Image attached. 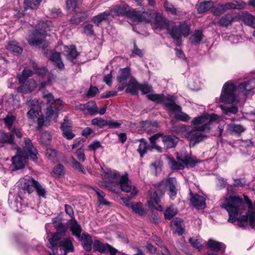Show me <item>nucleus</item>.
<instances>
[{"label":"nucleus","mask_w":255,"mask_h":255,"mask_svg":"<svg viewBox=\"0 0 255 255\" xmlns=\"http://www.w3.org/2000/svg\"><path fill=\"white\" fill-rule=\"evenodd\" d=\"M244 206L242 199L238 196H230L225 198L221 205V207L225 209L228 213L229 222L234 223L237 220L239 227L245 228L249 221L251 226L255 227V213L253 211H249L247 215L238 218L239 216L244 210Z\"/></svg>","instance_id":"nucleus-1"},{"label":"nucleus","mask_w":255,"mask_h":255,"mask_svg":"<svg viewBox=\"0 0 255 255\" xmlns=\"http://www.w3.org/2000/svg\"><path fill=\"white\" fill-rule=\"evenodd\" d=\"M102 175L106 180L100 183L101 187H105L114 192H117L120 189L123 192L130 193V199L137 195L138 190L134 185L131 184L127 174L121 176L111 170H107Z\"/></svg>","instance_id":"nucleus-2"},{"label":"nucleus","mask_w":255,"mask_h":255,"mask_svg":"<svg viewBox=\"0 0 255 255\" xmlns=\"http://www.w3.org/2000/svg\"><path fill=\"white\" fill-rule=\"evenodd\" d=\"M42 97L49 105L45 111V116H40L37 120L38 126L49 125L52 118L56 119L58 112L63 108V102L60 99H55L53 95L46 91H42Z\"/></svg>","instance_id":"nucleus-3"},{"label":"nucleus","mask_w":255,"mask_h":255,"mask_svg":"<svg viewBox=\"0 0 255 255\" xmlns=\"http://www.w3.org/2000/svg\"><path fill=\"white\" fill-rule=\"evenodd\" d=\"M254 80H251L248 82H245L240 84L238 88L233 83L228 82L226 83L223 87L220 96V100L225 104H232L236 101V91L237 90L243 93L244 95H247L251 93L252 88L255 85L250 86L249 85L254 82Z\"/></svg>","instance_id":"nucleus-4"},{"label":"nucleus","mask_w":255,"mask_h":255,"mask_svg":"<svg viewBox=\"0 0 255 255\" xmlns=\"http://www.w3.org/2000/svg\"><path fill=\"white\" fill-rule=\"evenodd\" d=\"M21 146L22 149L12 159V164L16 169L24 167L26 159H31L33 161H36L37 159V150L29 138H25Z\"/></svg>","instance_id":"nucleus-5"},{"label":"nucleus","mask_w":255,"mask_h":255,"mask_svg":"<svg viewBox=\"0 0 255 255\" xmlns=\"http://www.w3.org/2000/svg\"><path fill=\"white\" fill-rule=\"evenodd\" d=\"M147 97L149 100L156 103L162 102L171 111L179 112L177 115L178 119L183 122H187L190 119L188 115L181 112V107L175 104V98L174 96L168 95L165 97L163 94H151L148 95Z\"/></svg>","instance_id":"nucleus-6"},{"label":"nucleus","mask_w":255,"mask_h":255,"mask_svg":"<svg viewBox=\"0 0 255 255\" xmlns=\"http://www.w3.org/2000/svg\"><path fill=\"white\" fill-rule=\"evenodd\" d=\"M128 15L130 19L135 22H149L154 19L160 28L164 27L165 19L160 13H158L154 10L150 9L141 12L132 9L128 13Z\"/></svg>","instance_id":"nucleus-7"},{"label":"nucleus","mask_w":255,"mask_h":255,"mask_svg":"<svg viewBox=\"0 0 255 255\" xmlns=\"http://www.w3.org/2000/svg\"><path fill=\"white\" fill-rule=\"evenodd\" d=\"M52 23L50 20L40 21L36 25L35 30L27 37L28 43L33 46H40L43 43L48 31L51 30Z\"/></svg>","instance_id":"nucleus-8"},{"label":"nucleus","mask_w":255,"mask_h":255,"mask_svg":"<svg viewBox=\"0 0 255 255\" xmlns=\"http://www.w3.org/2000/svg\"><path fill=\"white\" fill-rule=\"evenodd\" d=\"M19 192L18 197L21 199L23 194L27 193L30 194L35 189L37 194L39 196L45 197L46 191L45 189L33 178H21L18 181Z\"/></svg>","instance_id":"nucleus-9"},{"label":"nucleus","mask_w":255,"mask_h":255,"mask_svg":"<svg viewBox=\"0 0 255 255\" xmlns=\"http://www.w3.org/2000/svg\"><path fill=\"white\" fill-rule=\"evenodd\" d=\"M165 26H166L167 31L176 41L177 46L181 44V36L187 37L190 33V25L185 21L180 22L178 24H175L173 22L167 25L165 23Z\"/></svg>","instance_id":"nucleus-10"},{"label":"nucleus","mask_w":255,"mask_h":255,"mask_svg":"<svg viewBox=\"0 0 255 255\" xmlns=\"http://www.w3.org/2000/svg\"><path fill=\"white\" fill-rule=\"evenodd\" d=\"M68 226L73 235L81 241L84 250L87 252L90 251L92 248V237L85 233H83L81 236L82 228L74 219H72L68 222Z\"/></svg>","instance_id":"nucleus-11"},{"label":"nucleus","mask_w":255,"mask_h":255,"mask_svg":"<svg viewBox=\"0 0 255 255\" xmlns=\"http://www.w3.org/2000/svg\"><path fill=\"white\" fill-rule=\"evenodd\" d=\"M219 118L216 114H205L195 118L192 121L191 124L198 131H209L211 129L213 123L218 121Z\"/></svg>","instance_id":"nucleus-12"},{"label":"nucleus","mask_w":255,"mask_h":255,"mask_svg":"<svg viewBox=\"0 0 255 255\" xmlns=\"http://www.w3.org/2000/svg\"><path fill=\"white\" fill-rule=\"evenodd\" d=\"M161 184L165 186L168 191V195L170 198L174 199L177 194L178 190L177 181L175 177H170L163 179Z\"/></svg>","instance_id":"nucleus-13"},{"label":"nucleus","mask_w":255,"mask_h":255,"mask_svg":"<svg viewBox=\"0 0 255 255\" xmlns=\"http://www.w3.org/2000/svg\"><path fill=\"white\" fill-rule=\"evenodd\" d=\"M161 194L154 189H150L148 191L147 197V203L151 208H154L157 210L162 211V207L159 204L160 202V197Z\"/></svg>","instance_id":"nucleus-14"},{"label":"nucleus","mask_w":255,"mask_h":255,"mask_svg":"<svg viewBox=\"0 0 255 255\" xmlns=\"http://www.w3.org/2000/svg\"><path fill=\"white\" fill-rule=\"evenodd\" d=\"M130 78L132 77L130 76L129 68H125L120 70L117 77V80L119 83L118 90L119 91H123L127 87L128 80H129Z\"/></svg>","instance_id":"nucleus-15"},{"label":"nucleus","mask_w":255,"mask_h":255,"mask_svg":"<svg viewBox=\"0 0 255 255\" xmlns=\"http://www.w3.org/2000/svg\"><path fill=\"white\" fill-rule=\"evenodd\" d=\"M93 249L95 251L101 253L109 252L111 255H116L117 250L107 244H103L99 240H95L93 243Z\"/></svg>","instance_id":"nucleus-16"},{"label":"nucleus","mask_w":255,"mask_h":255,"mask_svg":"<svg viewBox=\"0 0 255 255\" xmlns=\"http://www.w3.org/2000/svg\"><path fill=\"white\" fill-rule=\"evenodd\" d=\"M20 83L21 85L18 87V91L23 93L31 92L37 87V83L33 79L26 80Z\"/></svg>","instance_id":"nucleus-17"},{"label":"nucleus","mask_w":255,"mask_h":255,"mask_svg":"<svg viewBox=\"0 0 255 255\" xmlns=\"http://www.w3.org/2000/svg\"><path fill=\"white\" fill-rule=\"evenodd\" d=\"M130 11H131V9H129L128 6L124 3L116 5L113 7V8L109 10L110 15L112 17L115 15H123L126 14L128 18H129V16L128 15V13Z\"/></svg>","instance_id":"nucleus-18"},{"label":"nucleus","mask_w":255,"mask_h":255,"mask_svg":"<svg viewBox=\"0 0 255 255\" xmlns=\"http://www.w3.org/2000/svg\"><path fill=\"white\" fill-rule=\"evenodd\" d=\"M201 131H198L194 127L193 129L186 134V138L188 140L193 142L194 143L199 142L206 137L200 133Z\"/></svg>","instance_id":"nucleus-19"},{"label":"nucleus","mask_w":255,"mask_h":255,"mask_svg":"<svg viewBox=\"0 0 255 255\" xmlns=\"http://www.w3.org/2000/svg\"><path fill=\"white\" fill-rule=\"evenodd\" d=\"M214 3L211 0H204L198 1L196 5V8L199 13H204L212 9Z\"/></svg>","instance_id":"nucleus-20"},{"label":"nucleus","mask_w":255,"mask_h":255,"mask_svg":"<svg viewBox=\"0 0 255 255\" xmlns=\"http://www.w3.org/2000/svg\"><path fill=\"white\" fill-rule=\"evenodd\" d=\"M163 6L166 11L173 15L180 17L185 14V12H183L180 8L175 7L172 3L167 0L165 1Z\"/></svg>","instance_id":"nucleus-21"},{"label":"nucleus","mask_w":255,"mask_h":255,"mask_svg":"<svg viewBox=\"0 0 255 255\" xmlns=\"http://www.w3.org/2000/svg\"><path fill=\"white\" fill-rule=\"evenodd\" d=\"M162 141L166 149L174 147L178 141V138L174 135H167L162 136Z\"/></svg>","instance_id":"nucleus-22"},{"label":"nucleus","mask_w":255,"mask_h":255,"mask_svg":"<svg viewBox=\"0 0 255 255\" xmlns=\"http://www.w3.org/2000/svg\"><path fill=\"white\" fill-rule=\"evenodd\" d=\"M127 87V93L135 95L137 94L139 88H140V84L137 83L134 78H130Z\"/></svg>","instance_id":"nucleus-23"},{"label":"nucleus","mask_w":255,"mask_h":255,"mask_svg":"<svg viewBox=\"0 0 255 255\" xmlns=\"http://www.w3.org/2000/svg\"><path fill=\"white\" fill-rule=\"evenodd\" d=\"M191 202L193 206L198 209H203L206 206L204 197L198 194H195L192 197Z\"/></svg>","instance_id":"nucleus-24"},{"label":"nucleus","mask_w":255,"mask_h":255,"mask_svg":"<svg viewBox=\"0 0 255 255\" xmlns=\"http://www.w3.org/2000/svg\"><path fill=\"white\" fill-rule=\"evenodd\" d=\"M206 245L208 248L212 249L215 251H219L225 248L224 244L213 239L209 240Z\"/></svg>","instance_id":"nucleus-25"},{"label":"nucleus","mask_w":255,"mask_h":255,"mask_svg":"<svg viewBox=\"0 0 255 255\" xmlns=\"http://www.w3.org/2000/svg\"><path fill=\"white\" fill-rule=\"evenodd\" d=\"M6 48L15 55L21 54L23 51L22 48L15 41H9L7 44Z\"/></svg>","instance_id":"nucleus-26"},{"label":"nucleus","mask_w":255,"mask_h":255,"mask_svg":"<svg viewBox=\"0 0 255 255\" xmlns=\"http://www.w3.org/2000/svg\"><path fill=\"white\" fill-rule=\"evenodd\" d=\"M110 16V13L109 10H108L100 13L97 15L94 16L92 18V20L94 23L97 25H99L102 21L108 19Z\"/></svg>","instance_id":"nucleus-27"},{"label":"nucleus","mask_w":255,"mask_h":255,"mask_svg":"<svg viewBox=\"0 0 255 255\" xmlns=\"http://www.w3.org/2000/svg\"><path fill=\"white\" fill-rule=\"evenodd\" d=\"M132 212L140 216H144L146 212L143 208V204L141 202L131 203V207Z\"/></svg>","instance_id":"nucleus-28"},{"label":"nucleus","mask_w":255,"mask_h":255,"mask_svg":"<svg viewBox=\"0 0 255 255\" xmlns=\"http://www.w3.org/2000/svg\"><path fill=\"white\" fill-rule=\"evenodd\" d=\"M171 226L174 230V232L181 235L184 230L182 227L183 221L179 218H175L171 222Z\"/></svg>","instance_id":"nucleus-29"},{"label":"nucleus","mask_w":255,"mask_h":255,"mask_svg":"<svg viewBox=\"0 0 255 255\" xmlns=\"http://www.w3.org/2000/svg\"><path fill=\"white\" fill-rule=\"evenodd\" d=\"M50 60L59 69L62 70L64 68V65L61 61L59 53H53L50 57Z\"/></svg>","instance_id":"nucleus-30"},{"label":"nucleus","mask_w":255,"mask_h":255,"mask_svg":"<svg viewBox=\"0 0 255 255\" xmlns=\"http://www.w3.org/2000/svg\"><path fill=\"white\" fill-rule=\"evenodd\" d=\"M182 163H184L187 167H193L199 162V161L189 156H185L183 159L178 158Z\"/></svg>","instance_id":"nucleus-31"},{"label":"nucleus","mask_w":255,"mask_h":255,"mask_svg":"<svg viewBox=\"0 0 255 255\" xmlns=\"http://www.w3.org/2000/svg\"><path fill=\"white\" fill-rule=\"evenodd\" d=\"M228 129L232 133L240 134L246 130V128L241 125L231 124L228 126Z\"/></svg>","instance_id":"nucleus-32"},{"label":"nucleus","mask_w":255,"mask_h":255,"mask_svg":"<svg viewBox=\"0 0 255 255\" xmlns=\"http://www.w3.org/2000/svg\"><path fill=\"white\" fill-rule=\"evenodd\" d=\"M64 50L66 52L67 58L72 61L78 55V53L74 46H71L69 47L65 46L64 47Z\"/></svg>","instance_id":"nucleus-33"},{"label":"nucleus","mask_w":255,"mask_h":255,"mask_svg":"<svg viewBox=\"0 0 255 255\" xmlns=\"http://www.w3.org/2000/svg\"><path fill=\"white\" fill-rule=\"evenodd\" d=\"M58 219V218H55L52 220L53 223L54 225L55 228L56 229L58 235L61 236L67 231V228L65 226V225L62 224L61 222H57L56 220Z\"/></svg>","instance_id":"nucleus-34"},{"label":"nucleus","mask_w":255,"mask_h":255,"mask_svg":"<svg viewBox=\"0 0 255 255\" xmlns=\"http://www.w3.org/2000/svg\"><path fill=\"white\" fill-rule=\"evenodd\" d=\"M202 38V31L200 30H196L190 37L189 40L192 44H197L201 42Z\"/></svg>","instance_id":"nucleus-35"},{"label":"nucleus","mask_w":255,"mask_h":255,"mask_svg":"<svg viewBox=\"0 0 255 255\" xmlns=\"http://www.w3.org/2000/svg\"><path fill=\"white\" fill-rule=\"evenodd\" d=\"M85 113L94 115L98 113V108L93 101H90L86 104Z\"/></svg>","instance_id":"nucleus-36"},{"label":"nucleus","mask_w":255,"mask_h":255,"mask_svg":"<svg viewBox=\"0 0 255 255\" xmlns=\"http://www.w3.org/2000/svg\"><path fill=\"white\" fill-rule=\"evenodd\" d=\"M41 0H24V3L26 8H30L32 9H37Z\"/></svg>","instance_id":"nucleus-37"},{"label":"nucleus","mask_w":255,"mask_h":255,"mask_svg":"<svg viewBox=\"0 0 255 255\" xmlns=\"http://www.w3.org/2000/svg\"><path fill=\"white\" fill-rule=\"evenodd\" d=\"M242 19L244 22L247 25L253 26L255 22V17L249 14L245 13L242 15Z\"/></svg>","instance_id":"nucleus-38"},{"label":"nucleus","mask_w":255,"mask_h":255,"mask_svg":"<svg viewBox=\"0 0 255 255\" xmlns=\"http://www.w3.org/2000/svg\"><path fill=\"white\" fill-rule=\"evenodd\" d=\"M220 107L222 109L224 114L227 115L231 114H236L238 112V108L237 106H233L230 107H227L223 105H221Z\"/></svg>","instance_id":"nucleus-39"},{"label":"nucleus","mask_w":255,"mask_h":255,"mask_svg":"<svg viewBox=\"0 0 255 255\" xmlns=\"http://www.w3.org/2000/svg\"><path fill=\"white\" fill-rule=\"evenodd\" d=\"M13 140V136L10 133H1L0 142L2 143H12Z\"/></svg>","instance_id":"nucleus-40"},{"label":"nucleus","mask_w":255,"mask_h":255,"mask_svg":"<svg viewBox=\"0 0 255 255\" xmlns=\"http://www.w3.org/2000/svg\"><path fill=\"white\" fill-rule=\"evenodd\" d=\"M87 16V14L85 12H79L71 19V22L73 24L78 23L85 19Z\"/></svg>","instance_id":"nucleus-41"},{"label":"nucleus","mask_w":255,"mask_h":255,"mask_svg":"<svg viewBox=\"0 0 255 255\" xmlns=\"http://www.w3.org/2000/svg\"><path fill=\"white\" fill-rule=\"evenodd\" d=\"M71 163L72 167L82 174H85V170L82 165L78 162L74 158L72 157L71 160Z\"/></svg>","instance_id":"nucleus-42"},{"label":"nucleus","mask_w":255,"mask_h":255,"mask_svg":"<svg viewBox=\"0 0 255 255\" xmlns=\"http://www.w3.org/2000/svg\"><path fill=\"white\" fill-rule=\"evenodd\" d=\"M230 13H228L218 21V24L222 26H228L232 23Z\"/></svg>","instance_id":"nucleus-43"},{"label":"nucleus","mask_w":255,"mask_h":255,"mask_svg":"<svg viewBox=\"0 0 255 255\" xmlns=\"http://www.w3.org/2000/svg\"><path fill=\"white\" fill-rule=\"evenodd\" d=\"M32 72L29 69H25L21 74L18 76L19 83H21L32 75Z\"/></svg>","instance_id":"nucleus-44"},{"label":"nucleus","mask_w":255,"mask_h":255,"mask_svg":"<svg viewBox=\"0 0 255 255\" xmlns=\"http://www.w3.org/2000/svg\"><path fill=\"white\" fill-rule=\"evenodd\" d=\"M177 212V209L173 207L172 206L169 207L164 212V216L166 219L170 220L174 216H175Z\"/></svg>","instance_id":"nucleus-45"},{"label":"nucleus","mask_w":255,"mask_h":255,"mask_svg":"<svg viewBox=\"0 0 255 255\" xmlns=\"http://www.w3.org/2000/svg\"><path fill=\"white\" fill-rule=\"evenodd\" d=\"M140 143L139 145L137 151L139 153L141 157H142L145 154L147 150V142L144 139H141Z\"/></svg>","instance_id":"nucleus-46"},{"label":"nucleus","mask_w":255,"mask_h":255,"mask_svg":"<svg viewBox=\"0 0 255 255\" xmlns=\"http://www.w3.org/2000/svg\"><path fill=\"white\" fill-rule=\"evenodd\" d=\"M60 238L61 236L58 235V234H52L50 237L48 236V240L52 248H57L58 241Z\"/></svg>","instance_id":"nucleus-47"},{"label":"nucleus","mask_w":255,"mask_h":255,"mask_svg":"<svg viewBox=\"0 0 255 255\" xmlns=\"http://www.w3.org/2000/svg\"><path fill=\"white\" fill-rule=\"evenodd\" d=\"M169 163L172 169L182 170L184 168V163L178 162L171 158L169 159Z\"/></svg>","instance_id":"nucleus-48"},{"label":"nucleus","mask_w":255,"mask_h":255,"mask_svg":"<svg viewBox=\"0 0 255 255\" xmlns=\"http://www.w3.org/2000/svg\"><path fill=\"white\" fill-rule=\"evenodd\" d=\"M162 162L160 160L155 161L150 165L151 170L155 173V174L160 172L161 170Z\"/></svg>","instance_id":"nucleus-49"},{"label":"nucleus","mask_w":255,"mask_h":255,"mask_svg":"<svg viewBox=\"0 0 255 255\" xmlns=\"http://www.w3.org/2000/svg\"><path fill=\"white\" fill-rule=\"evenodd\" d=\"M226 11L224 4H218L212 9V13L216 15H220Z\"/></svg>","instance_id":"nucleus-50"},{"label":"nucleus","mask_w":255,"mask_h":255,"mask_svg":"<svg viewBox=\"0 0 255 255\" xmlns=\"http://www.w3.org/2000/svg\"><path fill=\"white\" fill-rule=\"evenodd\" d=\"M65 123L61 124V128L63 130V134L64 136L66 137L68 139H71L74 137V134L71 132V129H68L67 128L65 127Z\"/></svg>","instance_id":"nucleus-51"},{"label":"nucleus","mask_w":255,"mask_h":255,"mask_svg":"<svg viewBox=\"0 0 255 255\" xmlns=\"http://www.w3.org/2000/svg\"><path fill=\"white\" fill-rule=\"evenodd\" d=\"M46 155L49 160L52 161L56 160L57 152L55 149L52 148L47 149Z\"/></svg>","instance_id":"nucleus-52"},{"label":"nucleus","mask_w":255,"mask_h":255,"mask_svg":"<svg viewBox=\"0 0 255 255\" xmlns=\"http://www.w3.org/2000/svg\"><path fill=\"white\" fill-rule=\"evenodd\" d=\"M53 172L57 177L63 176L65 173L63 166L60 164H58L54 168Z\"/></svg>","instance_id":"nucleus-53"},{"label":"nucleus","mask_w":255,"mask_h":255,"mask_svg":"<svg viewBox=\"0 0 255 255\" xmlns=\"http://www.w3.org/2000/svg\"><path fill=\"white\" fill-rule=\"evenodd\" d=\"M51 137L50 134L47 131H44L41 135V141L45 144H48L50 142Z\"/></svg>","instance_id":"nucleus-54"},{"label":"nucleus","mask_w":255,"mask_h":255,"mask_svg":"<svg viewBox=\"0 0 255 255\" xmlns=\"http://www.w3.org/2000/svg\"><path fill=\"white\" fill-rule=\"evenodd\" d=\"M92 124L97 126L100 128L104 127L107 125V121L101 118H95L92 120Z\"/></svg>","instance_id":"nucleus-55"},{"label":"nucleus","mask_w":255,"mask_h":255,"mask_svg":"<svg viewBox=\"0 0 255 255\" xmlns=\"http://www.w3.org/2000/svg\"><path fill=\"white\" fill-rule=\"evenodd\" d=\"M189 243L194 248H196L198 250L202 249V245L201 244V241L199 239H196L194 237L191 238L189 239Z\"/></svg>","instance_id":"nucleus-56"},{"label":"nucleus","mask_w":255,"mask_h":255,"mask_svg":"<svg viewBox=\"0 0 255 255\" xmlns=\"http://www.w3.org/2000/svg\"><path fill=\"white\" fill-rule=\"evenodd\" d=\"M83 33L87 35H94L93 25L89 23L86 24L83 27Z\"/></svg>","instance_id":"nucleus-57"},{"label":"nucleus","mask_w":255,"mask_h":255,"mask_svg":"<svg viewBox=\"0 0 255 255\" xmlns=\"http://www.w3.org/2000/svg\"><path fill=\"white\" fill-rule=\"evenodd\" d=\"M76 155L79 160L84 162L86 160V157L84 154V149L83 147H81L76 151Z\"/></svg>","instance_id":"nucleus-58"},{"label":"nucleus","mask_w":255,"mask_h":255,"mask_svg":"<svg viewBox=\"0 0 255 255\" xmlns=\"http://www.w3.org/2000/svg\"><path fill=\"white\" fill-rule=\"evenodd\" d=\"M77 6V2L76 0H67L66 8L68 11H72Z\"/></svg>","instance_id":"nucleus-59"},{"label":"nucleus","mask_w":255,"mask_h":255,"mask_svg":"<svg viewBox=\"0 0 255 255\" xmlns=\"http://www.w3.org/2000/svg\"><path fill=\"white\" fill-rule=\"evenodd\" d=\"M15 120V117L13 116H7L4 119V123L8 128H10L14 121Z\"/></svg>","instance_id":"nucleus-60"},{"label":"nucleus","mask_w":255,"mask_h":255,"mask_svg":"<svg viewBox=\"0 0 255 255\" xmlns=\"http://www.w3.org/2000/svg\"><path fill=\"white\" fill-rule=\"evenodd\" d=\"M33 68L34 69L35 73L38 75L41 76L45 75L47 72V70L45 68H37V66L36 65H35V64H33Z\"/></svg>","instance_id":"nucleus-61"},{"label":"nucleus","mask_w":255,"mask_h":255,"mask_svg":"<svg viewBox=\"0 0 255 255\" xmlns=\"http://www.w3.org/2000/svg\"><path fill=\"white\" fill-rule=\"evenodd\" d=\"M233 185L237 188L244 187L246 184V181L244 179H235Z\"/></svg>","instance_id":"nucleus-62"},{"label":"nucleus","mask_w":255,"mask_h":255,"mask_svg":"<svg viewBox=\"0 0 255 255\" xmlns=\"http://www.w3.org/2000/svg\"><path fill=\"white\" fill-rule=\"evenodd\" d=\"M139 90H140L143 94H146L149 93L151 90L152 88L148 85H140Z\"/></svg>","instance_id":"nucleus-63"},{"label":"nucleus","mask_w":255,"mask_h":255,"mask_svg":"<svg viewBox=\"0 0 255 255\" xmlns=\"http://www.w3.org/2000/svg\"><path fill=\"white\" fill-rule=\"evenodd\" d=\"M8 102L15 107H18L19 106V98L16 96L14 97L12 95H9L8 96Z\"/></svg>","instance_id":"nucleus-64"}]
</instances>
